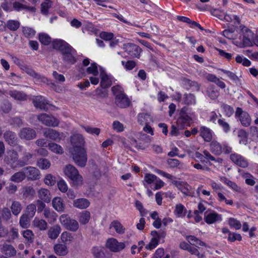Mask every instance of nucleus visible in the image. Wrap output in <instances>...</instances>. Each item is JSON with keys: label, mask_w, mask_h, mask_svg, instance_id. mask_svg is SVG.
<instances>
[{"label": "nucleus", "mask_w": 258, "mask_h": 258, "mask_svg": "<svg viewBox=\"0 0 258 258\" xmlns=\"http://www.w3.org/2000/svg\"><path fill=\"white\" fill-rule=\"evenodd\" d=\"M142 183L146 188L151 187L154 190L161 188L165 185L161 179L152 173H146Z\"/></svg>", "instance_id": "1"}, {"label": "nucleus", "mask_w": 258, "mask_h": 258, "mask_svg": "<svg viewBox=\"0 0 258 258\" xmlns=\"http://www.w3.org/2000/svg\"><path fill=\"white\" fill-rule=\"evenodd\" d=\"M63 172L64 174L69 177L75 185H80L83 183L82 176L79 173L77 168L71 164L66 165Z\"/></svg>", "instance_id": "2"}, {"label": "nucleus", "mask_w": 258, "mask_h": 258, "mask_svg": "<svg viewBox=\"0 0 258 258\" xmlns=\"http://www.w3.org/2000/svg\"><path fill=\"white\" fill-rule=\"evenodd\" d=\"M209 146L210 151L215 155L219 156L223 153L227 154L232 152V148L227 144H221L215 140L210 142Z\"/></svg>", "instance_id": "3"}, {"label": "nucleus", "mask_w": 258, "mask_h": 258, "mask_svg": "<svg viewBox=\"0 0 258 258\" xmlns=\"http://www.w3.org/2000/svg\"><path fill=\"white\" fill-rule=\"evenodd\" d=\"M19 154L14 149L7 150L5 155L4 161L11 168L15 169L20 167Z\"/></svg>", "instance_id": "4"}, {"label": "nucleus", "mask_w": 258, "mask_h": 258, "mask_svg": "<svg viewBox=\"0 0 258 258\" xmlns=\"http://www.w3.org/2000/svg\"><path fill=\"white\" fill-rule=\"evenodd\" d=\"M74 162L79 166L84 167L87 162V155L85 148L81 150H70Z\"/></svg>", "instance_id": "5"}, {"label": "nucleus", "mask_w": 258, "mask_h": 258, "mask_svg": "<svg viewBox=\"0 0 258 258\" xmlns=\"http://www.w3.org/2000/svg\"><path fill=\"white\" fill-rule=\"evenodd\" d=\"M236 118L239 120L242 126L248 127L251 123V118L250 115L240 107H237L235 113Z\"/></svg>", "instance_id": "6"}, {"label": "nucleus", "mask_w": 258, "mask_h": 258, "mask_svg": "<svg viewBox=\"0 0 258 258\" xmlns=\"http://www.w3.org/2000/svg\"><path fill=\"white\" fill-rule=\"evenodd\" d=\"M52 47L54 49L59 50L62 55L70 52L74 51V49L69 43L60 39H56L52 41Z\"/></svg>", "instance_id": "7"}, {"label": "nucleus", "mask_w": 258, "mask_h": 258, "mask_svg": "<svg viewBox=\"0 0 258 258\" xmlns=\"http://www.w3.org/2000/svg\"><path fill=\"white\" fill-rule=\"evenodd\" d=\"M52 47L54 49L59 50L62 55L70 52L74 51V49L69 43L60 39H56L52 41Z\"/></svg>", "instance_id": "8"}, {"label": "nucleus", "mask_w": 258, "mask_h": 258, "mask_svg": "<svg viewBox=\"0 0 258 258\" xmlns=\"http://www.w3.org/2000/svg\"><path fill=\"white\" fill-rule=\"evenodd\" d=\"M37 119L46 126L56 127L59 123L58 119L46 113H42L37 116Z\"/></svg>", "instance_id": "9"}, {"label": "nucleus", "mask_w": 258, "mask_h": 258, "mask_svg": "<svg viewBox=\"0 0 258 258\" xmlns=\"http://www.w3.org/2000/svg\"><path fill=\"white\" fill-rule=\"evenodd\" d=\"M71 143L72 146L70 150H81L84 148L85 140L81 134H74L71 137Z\"/></svg>", "instance_id": "10"}, {"label": "nucleus", "mask_w": 258, "mask_h": 258, "mask_svg": "<svg viewBox=\"0 0 258 258\" xmlns=\"http://www.w3.org/2000/svg\"><path fill=\"white\" fill-rule=\"evenodd\" d=\"M91 252L95 258H112V254L106 248L102 246H95Z\"/></svg>", "instance_id": "11"}, {"label": "nucleus", "mask_w": 258, "mask_h": 258, "mask_svg": "<svg viewBox=\"0 0 258 258\" xmlns=\"http://www.w3.org/2000/svg\"><path fill=\"white\" fill-rule=\"evenodd\" d=\"M123 49L131 56L138 58L140 57V54L142 51L139 46L130 43L124 44Z\"/></svg>", "instance_id": "12"}, {"label": "nucleus", "mask_w": 258, "mask_h": 258, "mask_svg": "<svg viewBox=\"0 0 258 258\" xmlns=\"http://www.w3.org/2000/svg\"><path fill=\"white\" fill-rule=\"evenodd\" d=\"M230 159L233 163L240 167L246 168L248 166L247 159L238 153H231L230 155Z\"/></svg>", "instance_id": "13"}, {"label": "nucleus", "mask_w": 258, "mask_h": 258, "mask_svg": "<svg viewBox=\"0 0 258 258\" xmlns=\"http://www.w3.org/2000/svg\"><path fill=\"white\" fill-rule=\"evenodd\" d=\"M205 221L208 224H213L222 220L221 215L216 213L214 211L208 210L204 214Z\"/></svg>", "instance_id": "14"}, {"label": "nucleus", "mask_w": 258, "mask_h": 258, "mask_svg": "<svg viewBox=\"0 0 258 258\" xmlns=\"http://www.w3.org/2000/svg\"><path fill=\"white\" fill-rule=\"evenodd\" d=\"M106 246L113 252H118L125 247L123 242H119L113 238L108 239L106 243Z\"/></svg>", "instance_id": "15"}, {"label": "nucleus", "mask_w": 258, "mask_h": 258, "mask_svg": "<svg viewBox=\"0 0 258 258\" xmlns=\"http://www.w3.org/2000/svg\"><path fill=\"white\" fill-rule=\"evenodd\" d=\"M26 178L29 180H36L40 178V172L36 167L28 166L24 168Z\"/></svg>", "instance_id": "16"}, {"label": "nucleus", "mask_w": 258, "mask_h": 258, "mask_svg": "<svg viewBox=\"0 0 258 258\" xmlns=\"http://www.w3.org/2000/svg\"><path fill=\"white\" fill-rule=\"evenodd\" d=\"M115 103L119 108H126L130 106L131 101L125 94L115 97Z\"/></svg>", "instance_id": "17"}, {"label": "nucleus", "mask_w": 258, "mask_h": 258, "mask_svg": "<svg viewBox=\"0 0 258 258\" xmlns=\"http://www.w3.org/2000/svg\"><path fill=\"white\" fill-rule=\"evenodd\" d=\"M19 136L21 139L31 140L36 138V134L35 130L32 128L24 127L20 130Z\"/></svg>", "instance_id": "18"}, {"label": "nucleus", "mask_w": 258, "mask_h": 258, "mask_svg": "<svg viewBox=\"0 0 258 258\" xmlns=\"http://www.w3.org/2000/svg\"><path fill=\"white\" fill-rule=\"evenodd\" d=\"M185 238L186 241H182L179 244V247L184 250H186L191 254L194 253V236L187 235Z\"/></svg>", "instance_id": "19"}, {"label": "nucleus", "mask_w": 258, "mask_h": 258, "mask_svg": "<svg viewBox=\"0 0 258 258\" xmlns=\"http://www.w3.org/2000/svg\"><path fill=\"white\" fill-rule=\"evenodd\" d=\"M43 135L46 139L56 142H59L61 139V134L59 132L50 128L44 131Z\"/></svg>", "instance_id": "20"}, {"label": "nucleus", "mask_w": 258, "mask_h": 258, "mask_svg": "<svg viewBox=\"0 0 258 258\" xmlns=\"http://www.w3.org/2000/svg\"><path fill=\"white\" fill-rule=\"evenodd\" d=\"M241 30L243 33L242 41L245 46H249L251 44V39L253 37V32L247 27L242 26Z\"/></svg>", "instance_id": "21"}, {"label": "nucleus", "mask_w": 258, "mask_h": 258, "mask_svg": "<svg viewBox=\"0 0 258 258\" xmlns=\"http://www.w3.org/2000/svg\"><path fill=\"white\" fill-rule=\"evenodd\" d=\"M4 138L11 146L14 147L17 144L18 138L14 132L10 131H6L4 134Z\"/></svg>", "instance_id": "22"}, {"label": "nucleus", "mask_w": 258, "mask_h": 258, "mask_svg": "<svg viewBox=\"0 0 258 258\" xmlns=\"http://www.w3.org/2000/svg\"><path fill=\"white\" fill-rule=\"evenodd\" d=\"M200 135L206 142H210L212 141L213 132L206 126H202L199 130Z\"/></svg>", "instance_id": "23"}, {"label": "nucleus", "mask_w": 258, "mask_h": 258, "mask_svg": "<svg viewBox=\"0 0 258 258\" xmlns=\"http://www.w3.org/2000/svg\"><path fill=\"white\" fill-rule=\"evenodd\" d=\"M33 103L34 106L42 110H45L46 108V105L48 102L45 98L42 96H37L33 99Z\"/></svg>", "instance_id": "24"}, {"label": "nucleus", "mask_w": 258, "mask_h": 258, "mask_svg": "<svg viewBox=\"0 0 258 258\" xmlns=\"http://www.w3.org/2000/svg\"><path fill=\"white\" fill-rule=\"evenodd\" d=\"M54 209L58 212H62L64 210L65 204L63 200L60 197L54 198L52 201Z\"/></svg>", "instance_id": "25"}, {"label": "nucleus", "mask_w": 258, "mask_h": 258, "mask_svg": "<svg viewBox=\"0 0 258 258\" xmlns=\"http://www.w3.org/2000/svg\"><path fill=\"white\" fill-rule=\"evenodd\" d=\"M38 196L41 201L50 202L51 196L50 191L46 188H41L38 191Z\"/></svg>", "instance_id": "26"}, {"label": "nucleus", "mask_w": 258, "mask_h": 258, "mask_svg": "<svg viewBox=\"0 0 258 258\" xmlns=\"http://www.w3.org/2000/svg\"><path fill=\"white\" fill-rule=\"evenodd\" d=\"M54 252L58 255L64 256L68 253V249L66 244L58 243L54 245Z\"/></svg>", "instance_id": "27"}, {"label": "nucleus", "mask_w": 258, "mask_h": 258, "mask_svg": "<svg viewBox=\"0 0 258 258\" xmlns=\"http://www.w3.org/2000/svg\"><path fill=\"white\" fill-rule=\"evenodd\" d=\"M13 7L14 9L17 11H20L23 10H26L31 12H35L36 11L35 7L28 6L19 2H14L13 3Z\"/></svg>", "instance_id": "28"}, {"label": "nucleus", "mask_w": 258, "mask_h": 258, "mask_svg": "<svg viewBox=\"0 0 258 258\" xmlns=\"http://www.w3.org/2000/svg\"><path fill=\"white\" fill-rule=\"evenodd\" d=\"M32 225L41 231L45 230L47 228V222L44 220L37 217L32 221Z\"/></svg>", "instance_id": "29"}, {"label": "nucleus", "mask_w": 258, "mask_h": 258, "mask_svg": "<svg viewBox=\"0 0 258 258\" xmlns=\"http://www.w3.org/2000/svg\"><path fill=\"white\" fill-rule=\"evenodd\" d=\"M23 237L25 239V242L30 244L34 242L35 235L33 231L30 229L24 230L21 233Z\"/></svg>", "instance_id": "30"}, {"label": "nucleus", "mask_w": 258, "mask_h": 258, "mask_svg": "<svg viewBox=\"0 0 258 258\" xmlns=\"http://www.w3.org/2000/svg\"><path fill=\"white\" fill-rule=\"evenodd\" d=\"M9 94L15 100L19 101H25L27 99V96L24 92L17 90H11Z\"/></svg>", "instance_id": "31"}, {"label": "nucleus", "mask_w": 258, "mask_h": 258, "mask_svg": "<svg viewBox=\"0 0 258 258\" xmlns=\"http://www.w3.org/2000/svg\"><path fill=\"white\" fill-rule=\"evenodd\" d=\"M203 155L202 158H200V161L204 163L205 162V160L207 159L208 161H214L216 162L221 163L223 161L222 159L218 158L216 159L213 155H212L210 152L205 150L203 152Z\"/></svg>", "instance_id": "32"}, {"label": "nucleus", "mask_w": 258, "mask_h": 258, "mask_svg": "<svg viewBox=\"0 0 258 258\" xmlns=\"http://www.w3.org/2000/svg\"><path fill=\"white\" fill-rule=\"evenodd\" d=\"M90 205L89 201L84 198L78 199L74 201L73 206L79 209H86Z\"/></svg>", "instance_id": "33"}, {"label": "nucleus", "mask_w": 258, "mask_h": 258, "mask_svg": "<svg viewBox=\"0 0 258 258\" xmlns=\"http://www.w3.org/2000/svg\"><path fill=\"white\" fill-rule=\"evenodd\" d=\"M43 215L49 223H53L56 220V213L49 208L44 209Z\"/></svg>", "instance_id": "34"}, {"label": "nucleus", "mask_w": 258, "mask_h": 258, "mask_svg": "<svg viewBox=\"0 0 258 258\" xmlns=\"http://www.w3.org/2000/svg\"><path fill=\"white\" fill-rule=\"evenodd\" d=\"M61 232V228L59 226L55 225L50 227L48 231V237L51 239H55L57 238Z\"/></svg>", "instance_id": "35"}, {"label": "nucleus", "mask_w": 258, "mask_h": 258, "mask_svg": "<svg viewBox=\"0 0 258 258\" xmlns=\"http://www.w3.org/2000/svg\"><path fill=\"white\" fill-rule=\"evenodd\" d=\"M26 178V175L24 168L19 172L14 173L10 178L12 181L15 182H20Z\"/></svg>", "instance_id": "36"}, {"label": "nucleus", "mask_w": 258, "mask_h": 258, "mask_svg": "<svg viewBox=\"0 0 258 258\" xmlns=\"http://www.w3.org/2000/svg\"><path fill=\"white\" fill-rule=\"evenodd\" d=\"M2 251L9 256H13L16 254V250L11 244H5L2 248Z\"/></svg>", "instance_id": "37"}, {"label": "nucleus", "mask_w": 258, "mask_h": 258, "mask_svg": "<svg viewBox=\"0 0 258 258\" xmlns=\"http://www.w3.org/2000/svg\"><path fill=\"white\" fill-rule=\"evenodd\" d=\"M238 137L240 138L239 143L240 144L246 145L248 134L244 129H239L237 132Z\"/></svg>", "instance_id": "38"}, {"label": "nucleus", "mask_w": 258, "mask_h": 258, "mask_svg": "<svg viewBox=\"0 0 258 258\" xmlns=\"http://www.w3.org/2000/svg\"><path fill=\"white\" fill-rule=\"evenodd\" d=\"M47 147L49 149L54 153L57 154H62L63 153V148L59 145L54 143H50Z\"/></svg>", "instance_id": "39"}, {"label": "nucleus", "mask_w": 258, "mask_h": 258, "mask_svg": "<svg viewBox=\"0 0 258 258\" xmlns=\"http://www.w3.org/2000/svg\"><path fill=\"white\" fill-rule=\"evenodd\" d=\"M32 218L28 216L25 213L23 214L20 218L19 224L23 228H27L30 226V219Z\"/></svg>", "instance_id": "40"}, {"label": "nucleus", "mask_w": 258, "mask_h": 258, "mask_svg": "<svg viewBox=\"0 0 258 258\" xmlns=\"http://www.w3.org/2000/svg\"><path fill=\"white\" fill-rule=\"evenodd\" d=\"M113 227L116 232L118 234H123L125 232V228L120 222L117 220L112 221L110 224V228Z\"/></svg>", "instance_id": "41"}, {"label": "nucleus", "mask_w": 258, "mask_h": 258, "mask_svg": "<svg viewBox=\"0 0 258 258\" xmlns=\"http://www.w3.org/2000/svg\"><path fill=\"white\" fill-rule=\"evenodd\" d=\"M90 219V213L88 211H84L81 213L79 216L78 220L81 224L88 223Z\"/></svg>", "instance_id": "42"}, {"label": "nucleus", "mask_w": 258, "mask_h": 258, "mask_svg": "<svg viewBox=\"0 0 258 258\" xmlns=\"http://www.w3.org/2000/svg\"><path fill=\"white\" fill-rule=\"evenodd\" d=\"M11 209L13 215L17 216L20 213L22 209V205L20 202L14 201L12 204Z\"/></svg>", "instance_id": "43"}, {"label": "nucleus", "mask_w": 258, "mask_h": 258, "mask_svg": "<svg viewBox=\"0 0 258 258\" xmlns=\"http://www.w3.org/2000/svg\"><path fill=\"white\" fill-rule=\"evenodd\" d=\"M20 26V22L17 20H9L6 23V27L12 31H16Z\"/></svg>", "instance_id": "44"}, {"label": "nucleus", "mask_w": 258, "mask_h": 258, "mask_svg": "<svg viewBox=\"0 0 258 258\" xmlns=\"http://www.w3.org/2000/svg\"><path fill=\"white\" fill-rule=\"evenodd\" d=\"M60 239L61 242L64 243V244H67L71 243L73 240V236L72 234L67 231H64L62 232L60 236Z\"/></svg>", "instance_id": "45"}, {"label": "nucleus", "mask_w": 258, "mask_h": 258, "mask_svg": "<svg viewBox=\"0 0 258 258\" xmlns=\"http://www.w3.org/2000/svg\"><path fill=\"white\" fill-rule=\"evenodd\" d=\"M221 108L224 114L227 117H230L234 113L233 108L227 104L222 103Z\"/></svg>", "instance_id": "46"}, {"label": "nucleus", "mask_w": 258, "mask_h": 258, "mask_svg": "<svg viewBox=\"0 0 258 258\" xmlns=\"http://www.w3.org/2000/svg\"><path fill=\"white\" fill-rule=\"evenodd\" d=\"M32 157L33 154H32L31 153L26 152H24L21 159L20 160V167H22L28 164L30 159H32Z\"/></svg>", "instance_id": "47"}, {"label": "nucleus", "mask_w": 258, "mask_h": 258, "mask_svg": "<svg viewBox=\"0 0 258 258\" xmlns=\"http://www.w3.org/2000/svg\"><path fill=\"white\" fill-rule=\"evenodd\" d=\"M76 54V50H74V51L70 52L68 53H66L62 55L63 59L69 63L72 64L75 63L76 60L75 57V55Z\"/></svg>", "instance_id": "48"}, {"label": "nucleus", "mask_w": 258, "mask_h": 258, "mask_svg": "<svg viewBox=\"0 0 258 258\" xmlns=\"http://www.w3.org/2000/svg\"><path fill=\"white\" fill-rule=\"evenodd\" d=\"M52 2L50 0H45L41 4V12L43 15H47L49 9L52 7Z\"/></svg>", "instance_id": "49"}, {"label": "nucleus", "mask_w": 258, "mask_h": 258, "mask_svg": "<svg viewBox=\"0 0 258 258\" xmlns=\"http://www.w3.org/2000/svg\"><path fill=\"white\" fill-rule=\"evenodd\" d=\"M36 211V205L34 204H30L26 207L25 214L32 218L35 216Z\"/></svg>", "instance_id": "50"}, {"label": "nucleus", "mask_w": 258, "mask_h": 258, "mask_svg": "<svg viewBox=\"0 0 258 258\" xmlns=\"http://www.w3.org/2000/svg\"><path fill=\"white\" fill-rule=\"evenodd\" d=\"M9 241H12L18 238L19 237V229L17 228L12 227L9 232Z\"/></svg>", "instance_id": "51"}, {"label": "nucleus", "mask_w": 258, "mask_h": 258, "mask_svg": "<svg viewBox=\"0 0 258 258\" xmlns=\"http://www.w3.org/2000/svg\"><path fill=\"white\" fill-rule=\"evenodd\" d=\"M22 193L24 197L28 198L33 197L35 194V191L33 187L26 186L23 188Z\"/></svg>", "instance_id": "52"}, {"label": "nucleus", "mask_w": 258, "mask_h": 258, "mask_svg": "<svg viewBox=\"0 0 258 258\" xmlns=\"http://www.w3.org/2000/svg\"><path fill=\"white\" fill-rule=\"evenodd\" d=\"M39 41L43 45H47L51 42V37L47 34L40 33L39 35Z\"/></svg>", "instance_id": "53"}, {"label": "nucleus", "mask_w": 258, "mask_h": 258, "mask_svg": "<svg viewBox=\"0 0 258 258\" xmlns=\"http://www.w3.org/2000/svg\"><path fill=\"white\" fill-rule=\"evenodd\" d=\"M65 228L68 230L75 232L79 228V223L76 220L71 219Z\"/></svg>", "instance_id": "54"}, {"label": "nucleus", "mask_w": 258, "mask_h": 258, "mask_svg": "<svg viewBox=\"0 0 258 258\" xmlns=\"http://www.w3.org/2000/svg\"><path fill=\"white\" fill-rule=\"evenodd\" d=\"M26 72L29 75L33 77L34 78L38 79L40 80L41 81L43 82H45L46 80H47L46 78L44 77H42L40 76L39 74L36 73L33 70L27 68H26Z\"/></svg>", "instance_id": "55"}, {"label": "nucleus", "mask_w": 258, "mask_h": 258, "mask_svg": "<svg viewBox=\"0 0 258 258\" xmlns=\"http://www.w3.org/2000/svg\"><path fill=\"white\" fill-rule=\"evenodd\" d=\"M218 123L222 128L225 133H227L230 131L231 127L224 118L219 119L218 120Z\"/></svg>", "instance_id": "56"}, {"label": "nucleus", "mask_w": 258, "mask_h": 258, "mask_svg": "<svg viewBox=\"0 0 258 258\" xmlns=\"http://www.w3.org/2000/svg\"><path fill=\"white\" fill-rule=\"evenodd\" d=\"M22 32L24 36L26 38H32L36 33V32L34 29L28 27H23Z\"/></svg>", "instance_id": "57"}, {"label": "nucleus", "mask_w": 258, "mask_h": 258, "mask_svg": "<svg viewBox=\"0 0 258 258\" xmlns=\"http://www.w3.org/2000/svg\"><path fill=\"white\" fill-rule=\"evenodd\" d=\"M185 211L186 209L182 204H179L176 205L174 213L178 217L184 216Z\"/></svg>", "instance_id": "58"}, {"label": "nucleus", "mask_w": 258, "mask_h": 258, "mask_svg": "<svg viewBox=\"0 0 258 258\" xmlns=\"http://www.w3.org/2000/svg\"><path fill=\"white\" fill-rule=\"evenodd\" d=\"M50 161L46 159L41 158L38 160L37 166L42 169H46L50 166Z\"/></svg>", "instance_id": "59"}, {"label": "nucleus", "mask_w": 258, "mask_h": 258, "mask_svg": "<svg viewBox=\"0 0 258 258\" xmlns=\"http://www.w3.org/2000/svg\"><path fill=\"white\" fill-rule=\"evenodd\" d=\"M111 85V82L108 76L106 75H101L100 85L103 88L109 87Z\"/></svg>", "instance_id": "60"}, {"label": "nucleus", "mask_w": 258, "mask_h": 258, "mask_svg": "<svg viewBox=\"0 0 258 258\" xmlns=\"http://www.w3.org/2000/svg\"><path fill=\"white\" fill-rule=\"evenodd\" d=\"M81 127L85 130V131L90 134L99 135L100 133V130L97 127H92L90 126L81 125Z\"/></svg>", "instance_id": "61"}, {"label": "nucleus", "mask_w": 258, "mask_h": 258, "mask_svg": "<svg viewBox=\"0 0 258 258\" xmlns=\"http://www.w3.org/2000/svg\"><path fill=\"white\" fill-rule=\"evenodd\" d=\"M208 96L212 100H215L218 98L219 95V92L214 87H211L207 91Z\"/></svg>", "instance_id": "62"}, {"label": "nucleus", "mask_w": 258, "mask_h": 258, "mask_svg": "<svg viewBox=\"0 0 258 258\" xmlns=\"http://www.w3.org/2000/svg\"><path fill=\"white\" fill-rule=\"evenodd\" d=\"M229 224L230 227L234 228L236 230L240 229L241 227L240 222L233 218H230L229 219Z\"/></svg>", "instance_id": "63"}, {"label": "nucleus", "mask_w": 258, "mask_h": 258, "mask_svg": "<svg viewBox=\"0 0 258 258\" xmlns=\"http://www.w3.org/2000/svg\"><path fill=\"white\" fill-rule=\"evenodd\" d=\"M12 215L10 210L8 208H4L1 212L2 218L7 221L11 218Z\"/></svg>", "instance_id": "64"}]
</instances>
